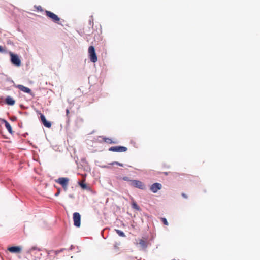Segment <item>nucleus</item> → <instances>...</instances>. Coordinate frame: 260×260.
<instances>
[{"label": "nucleus", "mask_w": 260, "mask_h": 260, "mask_svg": "<svg viewBox=\"0 0 260 260\" xmlns=\"http://www.w3.org/2000/svg\"><path fill=\"white\" fill-rule=\"evenodd\" d=\"M115 164L119 165V166H121V167H122L123 166L122 164H121V163H120L119 162H117V161H114V162H111L110 164V165H115Z\"/></svg>", "instance_id": "nucleus-21"}, {"label": "nucleus", "mask_w": 260, "mask_h": 260, "mask_svg": "<svg viewBox=\"0 0 260 260\" xmlns=\"http://www.w3.org/2000/svg\"><path fill=\"white\" fill-rule=\"evenodd\" d=\"M88 53L90 61L93 63L96 62L98 61V57L93 46H90L89 47Z\"/></svg>", "instance_id": "nucleus-1"}, {"label": "nucleus", "mask_w": 260, "mask_h": 260, "mask_svg": "<svg viewBox=\"0 0 260 260\" xmlns=\"http://www.w3.org/2000/svg\"><path fill=\"white\" fill-rule=\"evenodd\" d=\"M127 150V148L124 146H116L111 147L109 148V151L112 152H122Z\"/></svg>", "instance_id": "nucleus-4"}, {"label": "nucleus", "mask_w": 260, "mask_h": 260, "mask_svg": "<svg viewBox=\"0 0 260 260\" xmlns=\"http://www.w3.org/2000/svg\"><path fill=\"white\" fill-rule=\"evenodd\" d=\"M40 119L45 127L50 128L51 126V122L48 121L43 114H41Z\"/></svg>", "instance_id": "nucleus-10"}, {"label": "nucleus", "mask_w": 260, "mask_h": 260, "mask_svg": "<svg viewBox=\"0 0 260 260\" xmlns=\"http://www.w3.org/2000/svg\"><path fill=\"white\" fill-rule=\"evenodd\" d=\"M123 180H127V177H125L123 178Z\"/></svg>", "instance_id": "nucleus-29"}, {"label": "nucleus", "mask_w": 260, "mask_h": 260, "mask_svg": "<svg viewBox=\"0 0 260 260\" xmlns=\"http://www.w3.org/2000/svg\"><path fill=\"white\" fill-rule=\"evenodd\" d=\"M6 103L9 105H13L15 104V101L12 98L8 96L6 99Z\"/></svg>", "instance_id": "nucleus-12"}, {"label": "nucleus", "mask_w": 260, "mask_h": 260, "mask_svg": "<svg viewBox=\"0 0 260 260\" xmlns=\"http://www.w3.org/2000/svg\"><path fill=\"white\" fill-rule=\"evenodd\" d=\"M182 196L184 198H185V199H187V196L184 193H182Z\"/></svg>", "instance_id": "nucleus-25"}, {"label": "nucleus", "mask_w": 260, "mask_h": 260, "mask_svg": "<svg viewBox=\"0 0 260 260\" xmlns=\"http://www.w3.org/2000/svg\"><path fill=\"white\" fill-rule=\"evenodd\" d=\"M139 244L143 248H146L147 247V243L146 241L143 239L140 240Z\"/></svg>", "instance_id": "nucleus-17"}, {"label": "nucleus", "mask_w": 260, "mask_h": 260, "mask_svg": "<svg viewBox=\"0 0 260 260\" xmlns=\"http://www.w3.org/2000/svg\"><path fill=\"white\" fill-rule=\"evenodd\" d=\"M11 61L12 62L15 64L16 65V55L11 54Z\"/></svg>", "instance_id": "nucleus-16"}, {"label": "nucleus", "mask_w": 260, "mask_h": 260, "mask_svg": "<svg viewBox=\"0 0 260 260\" xmlns=\"http://www.w3.org/2000/svg\"><path fill=\"white\" fill-rule=\"evenodd\" d=\"M37 10H39V11H43L42 8V7H41V6H38V7H37Z\"/></svg>", "instance_id": "nucleus-24"}, {"label": "nucleus", "mask_w": 260, "mask_h": 260, "mask_svg": "<svg viewBox=\"0 0 260 260\" xmlns=\"http://www.w3.org/2000/svg\"><path fill=\"white\" fill-rule=\"evenodd\" d=\"M2 124H4L9 132L12 134L13 131L10 124L6 120L0 118V125Z\"/></svg>", "instance_id": "nucleus-9"}, {"label": "nucleus", "mask_w": 260, "mask_h": 260, "mask_svg": "<svg viewBox=\"0 0 260 260\" xmlns=\"http://www.w3.org/2000/svg\"><path fill=\"white\" fill-rule=\"evenodd\" d=\"M28 253V252H22L21 247L17 246V256H18V257L20 259H23L26 258V255Z\"/></svg>", "instance_id": "nucleus-8"}, {"label": "nucleus", "mask_w": 260, "mask_h": 260, "mask_svg": "<svg viewBox=\"0 0 260 260\" xmlns=\"http://www.w3.org/2000/svg\"><path fill=\"white\" fill-rule=\"evenodd\" d=\"M60 192V189H58L57 192L55 193V196H58Z\"/></svg>", "instance_id": "nucleus-27"}, {"label": "nucleus", "mask_w": 260, "mask_h": 260, "mask_svg": "<svg viewBox=\"0 0 260 260\" xmlns=\"http://www.w3.org/2000/svg\"><path fill=\"white\" fill-rule=\"evenodd\" d=\"M132 206L133 208L136 209L137 211H139L140 210V207L138 206V205H137L136 202L135 201H133L132 202Z\"/></svg>", "instance_id": "nucleus-15"}, {"label": "nucleus", "mask_w": 260, "mask_h": 260, "mask_svg": "<svg viewBox=\"0 0 260 260\" xmlns=\"http://www.w3.org/2000/svg\"><path fill=\"white\" fill-rule=\"evenodd\" d=\"M30 252L31 253V254H35L36 255H38L37 258H40V256L42 255V254L40 253V251L39 250L37 251L35 249H31L30 250Z\"/></svg>", "instance_id": "nucleus-13"}, {"label": "nucleus", "mask_w": 260, "mask_h": 260, "mask_svg": "<svg viewBox=\"0 0 260 260\" xmlns=\"http://www.w3.org/2000/svg\"><path fill=\"white\" fill-rule=\"evenodd\" d=\"M103 141L108 144H116L117 143L116 141H113L111 138H103Z\"/></svg>", "instance_id": "nucleus-14"}, {"label": "nucleus", "mask_w": 260, "mask_h": 260, "mask_svg": "<svg viewBox=\"0 0 260 260\" xmlns=\"http://www.w3.org/2000/svg\"><path fill=\"white\" fill-rule=\"evenodd\" d=\"M66 113H67V115H68V114L69 113V109H67V110H66Z\"/></svg>", "instance_id": "nucleus-28"}, {"label": "nucleus", "mask_w": 260, "mask_h": 260, "mask_svg": "<svg viewBox=\"0 0 260 260\" xmlns=\"http://www.w3.org/2000/svg\"><path fill=\"white\" fill-rule=\"evenodd\" d=\"M55 181L56 182L60 184L65 190L67 189L68 184L69 181V178L60 177L57 180H56Z\"/></svg>", "instance_id": "nucleus-3"}, {"label": "nucleus", "mask_w": 260, "mask_h": 260, "mask_svg": "<svg viewBox=\"0 0 260 260\" xmlns=\"http://www.w3.org/2000/svg\"><path fill=\"white\" fill-rule=\"evenodd\" d=\"M161 220L163 222L164 224H165L166 225H168V222L165 218H163V217L161 218Z\"/></svg>", "instance_id": "nucleus-20"}, {"label": "nucleus", "mask_w": 260, "mask_h": 260, "mask_svg": "<svg viewBox=\"0 0 260 260\" xmlns=\"http://www.w3.org/2000/svg\"><path fill=\"white\" fill-rule=\"evenodd\" d=\"M162 187V185L161 184L159 183H155L153 184L150 187V190L153 193L157 192L159 190H160Z\"/></svg>", "instance_id": "nucleus-7"}, {"label": "nucleus", "mask_w": 260, "mask_h": 260, "mask_svg": "<svg viewBox=\"0 0 260 260\" xmlns=\"http://www.w3.org/2000/svg\"><path fill=\"white\" fill-rule=\"evenodd\" d=\"M115 231L119 236L123 237H125V234L122 231L117 229H116Z\"/></svg>", "instance_id": "nucleus-18"}, {"label": "nucleus", "mask_w": 260, "mask_h": 260, "mask_svg": "<svg viewBox=\"0 0 260 260\" xmlns=\"http://www.w3.org/2000/svg\"><path fill=\"white\" fill-rule=\"evenodd\" d=\"M5 50L4 49V48L1 46H0V52H3Z\"/></svg>", "instance_id": "nucleus-26"}, {"label": "nucleus", "mask_w": 260, "mask_h": 260, "mask_svg": "<svg viewBox=\"0 0 260 260\" xmlns=\"http://www.w3.org/2000/svg\"><path fill=\"white\" fill-rule=\"evenodd\" d=\"M17 88L24 92L31 94V90L28 87H25L22 85H17Z\"/></svg>", "instance_id": "nucleus-11"}, {"label": "nucleus", "mask_w": 260, "mask_h": 260, "mask_svg": "<svg viewBox=\"0 0 260 260\" xmlns=\"http://www.w3.org/2000/svg\"><path fill=\"white\" fill-rule=\"evenodd\" d=\"M45 13L46 16L51 19L52 21L59 24L60 19L57 15L48 10L45 11Z\"/></svg>", "instance_id": "nucleus-2"}, {"label": "nucleus", "mask_w": 260, "mask_h": 260, "mask_svg": "<svg viewBox=\"0 0 260 260\" xmlns=\"http://www.w3.org/2000/svg\"><path fill=\"white\" fill-rule=\"evenodd\" d=\"M74 224L76 227H79L81 224V215L78 212L73 214Z\"/></svg>", "instance_id": "nucleus-5"}, {"label": "nucleus", "mask_w": 260, "mask_h": 260, "mask_svg": "<svg viewBox=\"0 0 260 260\" xmlns=\"http://www.w3.org/2000/svg\"><path fill=\"white\" fill-rule=\"evenodd\" d=\"M80 185L84 189L86 188V185L83 182L80 183Z\"/></svg>", "instance_id": "nucleus-22"}, {"label": "nucleus", "mask_w": 260, "mask_h": 260, "mask_svg": "<svg viewBox=\"0 0 260 260\" xmlns=\"http://www.w3.org/2000/svg\"><path fill=\"white\" fill-rule=\"evenodd\" d=\"M21 64L20 59L17 57V67L19 66Z\"/></svg>", "instance_id": "nucleus-23"}, {"label": "nucleus", "mask_w": 260, "mask_h": 260, "mask_svg": "<svg viewBox=\"0 0 260 260\" xmlns=\"http://www.w3.org/2000/svg\"><path fill=\"white\" fill-rule=\"evenodd\" d=\"M8 250L12 253H16V246L9 247Z\"/></svg>", "instance_id": "nucleus-19"}, {"label": "nucleus", "mask_w": 260, "mask_h": 260, "mask_svg": "<svg viewBox=\"0 0 260 260\" xmlns=\"http://www.w3.org/2000/svg\"><path fill=\"white\" fill-rule=\"evenodd\" d=\"M15 119V117H14V118H11V119H12V120H14V119Z\"/></svg>", "instance_id": "nucleus-30"}, {"label": "nucleus", "mask_w": 260, "mask_h": 260, "mask_svg": "<svg viewBox=\"0 0 260 260\" xmlns=\"http://www.w3.org/2000/svg\"><path fill=\"white\" fill-rule=\"evenodd\" d=\"M131 185L135 187L141 189H144L145 188V186L144 184L141 181L138 180H131Z\"/></svg>", "instance_id": "nucleus-6"}]
</instances>
